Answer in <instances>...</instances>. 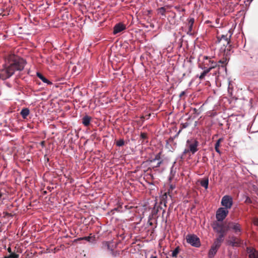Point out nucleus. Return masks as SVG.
Masks as SVG:
<instances>
[{"label": "nucleus", "mask_w": 258, "mask_h": 258, "mask_svg": "<svg viewBox=\"0 0 258 258\" xmlns=\"http://www.w3.org/2000/svg\"><path fill=\"white\" fill-rule=\"evenodd\" d=\"M231 35L230 34L228 36V34H226L218 35L217 36L216 43L221 47V49L223 50L224 52H226V49L227 51H230L231 45L229 44Z\"/></svg>", "instance_id": "nucleus-2"}, {"label": "nucleus", "mask_w": 258, "mask_h": 258, "mask_svg": "<svg viewBox=\"0 0 258 258\" xmlns=\"http://www.w3.org/2000/svg\"><path fill=\"white\" fill-rule=\"evenodd\" d=\"M201 185L206 189H207L209 185V179L208 178L203 179L200 181Z\"/></svg>", "instance_id": "nucleus-26"}, {"label": "nucleus", "mask_w": 258, "mask_h": 258, "mask_svg": "<svg viewBox=\"0 0 258 258\" xmlns=\"http://www.w3.org/2000/svg\"><path fill=\"white\" fill-rule=\"evenodd\" d=\"M124 141L123 139H120V140H118L116 143V145L118 147L122 146L124 145Z\"/></svg>", "instance_id": "nucleus-30"}, {"label": "nucleus", "mask_w": 258, "mask_h": 258, "mask_svg": "<svg viewBox=\"0 0 258 258\" xmlns=\"http://www.w3.org/2000/svg\"><path fill=\"white\" fill-rule=\"evenodd\" d=\"M8 251L10 253H13V252L12 251V250H11V248L10 247H8Z\"/></svg>", "instance_id": "nucleus-43"}, {"label": "nucleus", "mask_w": 258, "mask_h": 258, "mask_svg": "<svg viewBox=\"0 0 258 258\" xmlns=\"http://www.w3.org/2000/svg\"><path fill=\"white\" fill-rule=\"evenodd\" d=\"M186 239L187 242L193 246L198 247L201 245L199 238L194 234H188L186 237Z\"/></svg>", "instance_id": "nucleus-6"}, {"label": "nucleus", "mask_w": 258, "mask_h": 258, "mask_svg": "<svg viewBox=\"0 0 258 258\" xmlns=\"http://www.w3.org/2000/svg\"><path fill=\"white\" fill-rule=\"evenodd\" d=\"M191 124V122H188V121H187L186 122H184V123H181L180 124V130H179V131L177 132V133L176 134V135L174 136V138H176L178 136V135H179V134L181 133V131L184 129V128H185L186 127H187L188 126H189Z\"/></svg>", "instance_id": "nucleus-20"}, {"label": "nucleus", "mask_w": 258, "mask_h": 258, "mask_svg": "<svg viewBox=\"0 0 258 258\" xmlns=\"http://www.w3.org/2000/svg\"><path fill=\"white\" fill-rule=\"evenodd\" d=\"M37 76L44 83H47L49 85L52 84V83L47 80L45 77H44L40 73L37 72Z\"/></svg>", "instance_id": "nucleus-24"}, {"label": "nucleus", "mask_w": 258, "mask_h": 258, "mask_svg": "<svg viewBox=\"0 0 258 258\" xmlns=\"http://www.w3.org/2000/svg\"><path fill=\"white\" fill-rule=\"evenodd\" d=\"M199 68L204 70V71L201 73V75L199 77V79L201 80H203L205 78V77L208 74L212 69L211 68L208 67V66H204L202 63H200L199 65Z\"/></svg>", "instance_id": "nucleus-13"}, {"label": "nucleus", "mask_w": 258, "mask_h": 258, "mask_svg": "<svg viewBox=\"0 0 258 258\" xmlns=\"http://www.w3.org/2000/svg\"><path fill=\"white\" fill-rule=\"evenodd\" d=\"M10 258H19V255L15 252L10 253L9 255Z\"/></svg>", "instance_id": "nucleus-33"}, {"label": "nucleus", "mask_w": 258, "mask_h": 258, "mask_svg": "<svg viewBox=\"0 0 258 258\" xmlns=\"http://www.w3.org/2000/svg\"><path fill=\"white\" fill-rule=\"evenodd\" d=\"M222 243L220 242L219 241H218L217 240H215L214 242V243L213 244V246L216 247L217 248L219 249V247L221 246Z\"/></svg>", "instance_id": "nucleus-32"}, {"label": "nucleus", "mask_w": 258, "mask_h": 258, "mask_svg": "<svg viewBox=\"0 0 258 258\" xmlns=\"http://www.w3.org/2000/svg\"><path fill=\"white\" fill-rule=\"evenodd\" d=\"M3 258H10V257H9V255H7V256H4V257H3Z\"/></svg>", "instance_id": "nucleus-47"}, {"label": "nucleus", "mask_w": 258, "mask_h": 258, "mask_svg": "<svg viewBox=\"0 0 258 258\" xmlns=\"http://www.w3.org/2000/svg\"><path fill=\"white\" fill-rule=\"evenodd\" d=\"M171 206L170 205L168 208V212H167V213L166 215V217H165V223H167V220H168V218L169 217V215L170 214V213H171Z\"/></svg>", "instance_id": "nucleus-31"}, {"label": "nucleus", "mask_w": 258, "mask_h": 258, "mask_svg": "<svg viewBox=\"0 0 258 258\" xmlns=\"http://www.w3.org/2000/svg\"><path fill=\"white\" fill-rule=\"evenodd\" d=\"M48 1H46L47 5H50V4L48 3Z\"/></svg>", "instance_id": "nucleus-48"}, {"label": "nucleus", "mask_w": 258, "mask_h": 258, "mask_svg": "<svg viewBox=\"0 0 258 258\" xmlns=\"http://www.w3.org/2000/svg\"><path fill=\"white\" fill-rule=\"evenodd\" d=\"M227 243L232 247H240L243 243V240L238 237L233 236L227 241Z\"/></svg>", "instance_id": "nucleus-10"}, {"label": "nucleus", "mask_w": 258, "mask_h": 258, "mask_svg": "<svg viewBox=\"0 0 258 258\" xmlns=\"http://www.w3.org/2000/svg\"><path fill=\"white\" fill-rule=\"evenodd\" d=\"M113 210V211H119V210H118V208H114Z\"/></svg>", "instance_id": "nucleus-44"}, {"label": "nucleus", "mask_w": 258, "mask_h": 258, "mask_svg": "<svg viewBox=\"0 0 258 258\" xmlns=\"http://www.w3.org/2000/svg\"><path fill=\"white\" fill-rule=\"evenodd\" d=\"M174 188V186H173L172 185H171L170 186L169 189H168V191L167 192H166L167 193V194L169 195V197L170 198H171V195L170 192L172 191V190Z\"/></svg>", "instance_id": "nucleus-34"}, {"label": "nucleus", "mask_w": 258, "mask_h": 258, "mask_svg": "<svg viewBox=\"0 0 258 258\" xmlns=\"http://www.w3.org/2000/svg\"><path fill=\"white\" fill-rule=\"evenodd\" d=\"M171 7L172 6L170 5H166L164 7L158 8L157 9L158 14L162 15V16L166 17V13L170 11V9Z\"/></svg>", "instance_id": "nucleus-15"}, {"label": "nucleus", "mask_w": 258, "mask_h": 258, "mask_svg": "<svg viewBox=\"0 0 258 258\" xmlns=\"http://www.w3.org/2000/svg\"><path fill=\"white\" fill-rule=\"evenodd\" d=\"M221 205L224 207L223 208L228 210L230 209L233 205V199L230 196H224L221 200Z\"/></svg>", "instance_id": "nucleus-8"}, {"label": "nucleus", "mask_w": 258, "mask_h": 258, "mask_svg": "<svg viewBox=\"0 0 258 258\" xmlns=\"http://www.w3.org/2000/svg\"><path fill=\"white\" fill-rule=\"evenodd\" d=\"M229 211L224 208H219L216 212V217L218 221L222 222L228 215Z\"/></svg>", "instance_id": "nucleus-7"}, {"label": "nucleus", "mask_w": 258, "mask_h": 258, "mask_svg": "<svg viewBox=\"0 0 258 258\" xmlns=\"http://www.w3.org/2000/svg\"><path fill=\"white\" fill-rule=\"evenodd\" d=\"M156 161H158L157 163H156V165H151V167L152 168L158 167L161 164V163L162 162V160H161V153L160 152L158 153L157 154H156L154 158L150 159L149 161L151 163H153Z\"/></svg>", "instance_id": "nucleus-12"}, {"label": "nucleus", "mask_w": 258, "mask_h": 258, "mask_svg": "<svg viewBox=\"0 0 258 258\" xmlns=\"http://www.w3.org/2000/svg\"><path fill=\"white\" fill-rule=\"evenodd\" d=\"M180 247L178 246H177L174 250H173L172 252V254H171V256L172 257H176L177 256V254L179 253V252L180 251Z\"/></svg>", "instance_id": "nucleus-27"}, {"label": "nucleus", "mask_w": 258, "mask_h": 258, "mask_svg": "<svg viewBox=\"0 0 258 258\" xmlns=\"http://www.w3.org/2000/svg\"><path fill=\"white\" fill-rule=\"evenodd\" d=\"M141 137L143 139H145L147 138V134L146 133H141Z\"/></svg>", "instance_id": "nucleus-38"}, {"label": "nucleus", "mask_w": 258, "mask_h": 258, "mask_svg": "<svg viewBox=\"0 0 258 258\" xmlns=\"http://www.w3.org/2000/svg\"><path fill=\"white\" fill-rule=\"evenodd\" d=\"M91 239H92V237H91V236H87V237H84L82 238V239L86 240L88 241H90Z\"/></svg>", "instance_id": "nucleus-37"}, {"label": "nucleus", "mask_w": 258, "mask_h": 258, "mask_svg": "<svg viewBox=\"0 0 258 258\" xmlns=\"http://www.w3.org/2000/svg\"><path fill=\"white\" fill-rule=\"evenodd\" d=\"M126 29V26L122 23L116 24L113 28V34H116Z\"/></svg>", "instance_id": "nucleus-14"}, {"label": "nucleus", "mask_w": 258, "mask_h": 258, "mask_svg": "<svg viewBox=\"0 0 258 258\" xmlns=\"http://www.w3.org/2000/svg\"><path fill=\"white\" fill-rule=\"evenodd\" d=\"M101 248L102 249L110 252L113 249V244L110 241H103L102 242Z\"/></svg>", "instance_id": "nucleus-16"}, {"label": "nucleus", "mask_w": 258, "mask_h": 258, "mask_svg": "<svg viewBox=\"0 0 258 258\" xmlns=\"http://www.w3.org/2000/svg\"><path fill=\"white\" fill-rule=\"evenodd\" d=\"M26 63L22 58L14 54H9L7 57L6 63L1 71L0 78L5 80L10 78L16 71H22Z\"/></svg>", "instance_id": "nucleus-1"}, {"label": "nucleus", "mask_w": 258, "mask_h": 258, "mask_svg": "<svg viewBox=\"0 0 258 258\" xmlns=\"http://www.w3.org/2000/svg\"><path fill=\"white\" fill-rule=\"evenodd\" d=\"M246 251L248 253L249 258H258V251L255 249L247 247Z\"/></svg>", "instance_id": "nucleus-17"}, {"label": "nucleus", "mask_w": 258, "mask_h": 258, "mask_svg": "<svg viewBox=\"0 0 258 258\" xmlns=\"http://www.w3.org/2000/svg\"><path fill=\"white\" fill-rule=\"evenodd\" d=\"M187 21H188V22L186 24V26L188 29L187 33L188 34L191 35L192 31V27H193L194 24L195 23V19L194 18H189L187 19Z\"/></svg>", "instance_id": "nucleus-18"}, {"label": "nucleus", "mask_w": 258, "mask_h": 258, "mask_svg": "<svg viewBox=\"0 0 258 258\" xmlns=\"http://www.w3.org/2000/svg\"><path fill=\"white\" fill-rule=\"evenodd\" d=\"M253 224L258 226V219L255 218L253 219Z\"/></svg>", "instance_id": "nucleus-40"}, {"label": "nucleus", "mask_w": 258, "mask_h": 258, "mask_svg": "<svg viewBox=\"0 0 258 258\" xmlns=\"http://www.w3.org/2000/svg\"><path fill=\"white\" fill-rule=\"evenodd\" d=\"M225 234H219L218 237L215 239L216 240L219 241L220 242L222 243L224 240V237Z\"/></svg>", "instance_id": "nucleus-29"}, {"label": "nucleus", "mask_w": 258, "mask_h": 258, "mask_svg": "<svg viewBox=\"0 0 258 258\" xmlns=\"http://www.w3.org/2000/svg\"><path fill=\"white\" fill-rule=\"evenodd\" d=\"M40 144L41 145V146L43 147H44L45 146V142L44 141H41L40 143Z\"/></svg>", "instance_id": "nucleus-42"}, {"label": "nucleus", "mask_w": 258, "mask_h": 258, "mask_svg": "<svg viewBox=\"0 0 258 258\" xmlns=\"http://www.w3.org/2000/svg\"><path fill=\"white\" fill-rule=\"evenodd\" d=\"M159 209H162V207L160 206H158L157 207H155L152 211L153 215H156L159 212Z\"/></svg>", "instance_id": "nucleus-28"}, {"label": "nucleus", "mask_w": 258, "mask_h": 258, "mask_svg": "<svg viewBox=\"0 0 258 258\" xmlns=\"http://www.w3.org/2000/svg\"><path fill=\"white\" fill-rule=\"evenodd\" d=\"M251 202H252V201H251V199L249 197H247L245 200V203L249 204V203H251Z\"/></svg>", "instance_id": "nucleus-39"}, {"label": "nucleus", "mask_w": 258, "mask_h": 258, "mask_svg": "<svg viewBox=\"0 0 258 258\" xmlns=\"http://www.w3.org/2000/svg\"><path fill=\"white\" fill-rule=\"evenodd\" d=\"M73 4L75 5L76 4V2L75 1L73 2Z\"/></svg>", "instance_id": "nucleus-49"}, {"label": "nucleus", "mask_w": 258, "mask_h": 258, "mask_svg": "<svg viewBox=\"0 0 258 258\" xmlns=\"http://www.w3.org/2000/svg\"><path fill=\"white\" fill-rule=\"evenodd\" d=\"M218 248H217L216 247H214V246L212 245L210 249L209 250V257L210 258H212L214 257V256L215 255V254L216 253L217 250H218Z\"/></svg>", "instance_id": "nucleus-23"}, {"label": "nucleus", "mask_w": 258, "mask_h": 258, "mask_svg": "<svg viewBox=\"0 0 258 258\" xmlns=\"http://www.w3.org/2000/svg\"><path fill=\"white\" fill-rule=\"evenodd\" d=\"M150 258H157V257L156 256H153V255H152Z\"/></svg>", "instance_id": "nucleus-45"}, {"label": "nucleus", "mask_w": 258, "mask_h": 258, "mask_svg": "<svg viewBox=\"0 0 258 258\" xmlns=\"http://www.w3.org/2000/svg\"><path fill=\"white\" fill-rule=\"evenodd\" d=\"M91 119V117L86 115L82 118V123L85 126H88L90 124Z\"/></svg>", "instance_id": "nucleus-22"}, {"label": "nucleus", "mask_w": 258, "mask_h": 258, "mask_svg": "<svg viewBox=\"0 0 258 258\" xmlns=\"http://www.w3.org/2000/svg\"><path fill=\"white\" fill-rule=\"evenodd\" d=\"M3 196V194L2 193V192L0 191V198H2Z\"/></svg>", "instance_id": "nucleus-46"}, {"label": "nucleus", "mask_w": 258, "mask_h": 258, "mask_svg": "<svg viewBox=\"0 0 258 258\" xmlns=\"http://www.w3.org/2000/svg\"><path fill=\"white\" fill-rule=\"evenodd\" d=\"M218 63L217 65V71L215 72V75L216 77H218L220 75L225 74H226L227 68L226 65L228 63V59L226 57H224L222 59L217 61Z\"/></svg>", "instance_id": "nucleus-4"}, {"label": "nucleus", "mask_w": 258, "mask_h": 258, "mask_svg": "<svg viewBox=\"0 0 258 258\" xmlns=\"http://www.w3.org/2000/svg\"><path fill=\"white\" fill-rule=\"evenodd\" d=\"M29 113L30 110L27 108H23L20 112V114L23 119H26Z\"/></svg>", "instance_id": "nucleus-21"}, {"label": "nucleus", "mask_w": 258, "mask_h": 258, "mask_svg": "<svg viewBox=\"0 0 258 258\" xmlns=\"http://www.w3.org/2000/svg\"><path fill=\"white\" fill-rule=\"evenodd\" d=\"M165 209H163L162 210V220L165 222Z\"/></svg>", "instance_id": "nucleus-36"}, {"label": "nucleus", "mask_w": 258, "mask_h": 258, "mask_svg": "<svg viewBox=\"0 0 258 258\" xmlns=\"http://www.w3.org/2000/svg\"><path fill=\"white\" fill-rule=\"evenodd\" d=\"M213 228L214 230L219 234H225L227 231V229L223 223L217 222L214 223Z\"/></svg>", "instance_id": "nucleus-9"}, {"label": "nucleus", "mask_w": 258, "mask_h": 258, "mask_svg": "<svg viewBox=\"0 0 258 258\" xmlns=\"http://www.w3.org/2000/svg\"><path fill=\"white\" fill-rule=\"evenodd\" d=\"M185 91H182V92L180 93V94H179V97H180V98H181L182 96H183L185 95Z\"/></svg>", "instance_id": "nucleus-41"}, {"label": "nucleus", "mask_w": 258, "mask_h": 258, "mask_svg": "<svg viewBox=\"0 0 258 258\" xmlns=\"http://www.w3.org/2000/svg\"><path fill=\"white\" fill-rule=\"evenodd\" d=\"M110 252H111V254H112V255L114 257L117 256L119 255V252L118 251H113V249L112 250V251H111Z\"/></svg>", "instance_id": "nucleus-35"}, {"label": "nucleus", "mask_w": 258, "mask_h": 258, "mask_svg": "<svg viewBox=\"0 0 258 258\" xmlns=\"http://www.w3.org/2000/svg\"><path fill=\"white\" fill-rule=\"evenodd\" d=\"M169 195L167 192H165L160 198V203L161 205L163 204L164 206L166 207L167 206L166 204L167 203V200L168 199Z\"/></svg>", "instance_id": "nucleus-19"}, {"label": "nucleus", "mask_w": 258, "mask_h": 258, "mask_svg": "<svg viewBox=\"0 0 258 258\" xmlns=\"http://www.w3.org/2000/svg\"><path fill=\"white\" fill-rule=\"evenodd\" d=\"M228 228L233 230L235 233L239 234L242 232V228L241 225L238 223L233 222H231L228 223Z\"/></svg>", "instance_id": "nucleus-11"}, {"label": "nucleus", "mask_w": 258, "mask_h": 258, "mask_svg": "<svg viewBox=\"0 0 258 258\" xmlns=\"http://www.w3.org/2000/svg\"><path fill=\"white\" fill-rule=\"evenodd\" d=\"M201 63L204 66H208L209 68L211 67V69L217 68L218 65V63L213 60V57L207 56L203 57V61Z\"/></svg>", "instance_id": "nucleus-5"}, {"label": "nucleus", "mask_w": 258, "mask_h": 258, "mask_svg": "<svg viewBox=\"0 0 258 258\" xmlns=\"http://www.w3.org/2000/svg\"><path fill=\"white\" fill-rule=\"evenodd\" d=\"M199 144V142L196 139L191 138L187 140L186 144V148L184 150L183 154L191 153L194 154L199 150L198 148Z\"/></svg>", "instance_id": "nucleus-3"}, {"label": "nucleus", "mask_w": 258, "mask_h": 258, "mask_svg": "<svg viewBox=\"0 0 258 258\" xmlns=\"http://www.w3.org/2000/svg\"><path fill=\"white\" fill-rule=\"evenodd\" d=\"M223 139L222 138L219 139L217 141V142L215 144V151L219 154H221V152H220L219 148L220 147V143L223 141Z\"/></svg>", "instance_id": "nucleus-25"}]
</instances>
